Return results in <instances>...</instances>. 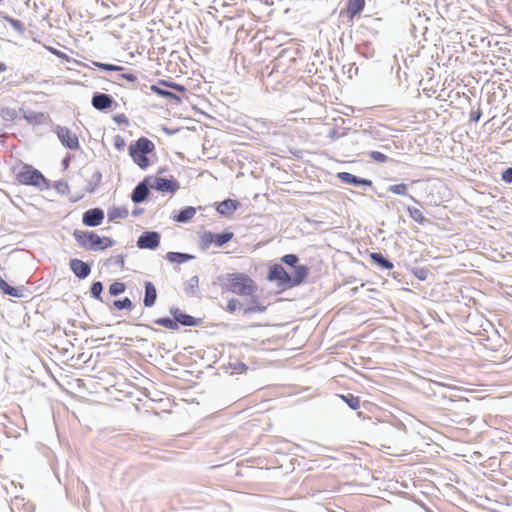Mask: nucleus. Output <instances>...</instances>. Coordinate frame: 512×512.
I'll list each match as a JSON object with an SVG mask.
<instances>
[{"label": "nucleus", "instance_id": "1", "mask_svg": "<svg viewBox=\"0 0 512 512\" xmlns=\"http://www.w3.org/2000/svg\"><path fill=\"white\" fill-rule=\"evenodd\" d=\"M224 288L234 294L241 296H250L252 306L245 309V313L263 312L265 306L258 303L254 294L257 291V286L254 281L245 274L242 273H231L227 274Z\"/></svg>", "mask_w": 512, "mask_h": 512}, {"label": "nucleus", "instance_id": "2", "mask_svg": "<svg viewBox=\"0 0 512 512\" xmlns=\"http://www.w3.org/2000/svg\"><path fill=\"white\" fill-rule=\"evenodd\" d=\"M74 238L78 244L86 250H104L114 245V241L108 237H100L94 232L75 230Z\"/></svg>", "mask_w": 512, "mask_h": 512}, {"label": "nucleus", "instance_id": "3", "mask_svg": "<svg viewBox=\"0 0 512 512\" xmlns=\"http://www.w3.org/2000/svg\"><path fill=\"white\" fill-rule=\"evenodd\" d=\"M154 147L152 141L142 137L135 144L130 145L129 154L141 169H146L150 164L147 154L151 153Z\"/></svg>", "mask_w": 512, "mask_h": 512}, {"label": "nucleus", "instance_id": "4", "mask_svg": "<svg viewBox=\"0 0 512 512\" xmlns=\"http://www.w3.org/2000/svg\"><path fill=\"white\" fill-rule=\"evenodd\" d=\"M18 180L25 185H33L40 187L42 183H46L44 176L36 169L27 168L18 174Z\"/></svg>", "mask_w": 512, "mask_h": 512}, {"label": "nucleus", "instance_id": "5", "mask_svg": "<svg viewBox=\"0 0 512 512\" xmlns=\"http://www.w3.org/2000/svg\"><path fill=\"white\" fill-rule=\"evenodd\" d=\"M56 134L63 146L71 150L79 149V140L76 134L72 133L68 128L57 126Z\"/></svg>", "mask_w": 512, "mask_h": 512}, {"label": "nucleus", "instance_id": "6", "mask_svg": "<svg viewBox=\"0 0 512 512\" xmlns=\"http://www.w3.org/2000/svg\"><path fill=\"white\" fill-rule=\"evenodd\" d=\"M160 244V234L155 231L143 232L137 240L140 249H156Z\"/></svg>", "mask_w": 512, "mask_h": 512}, {"label": "nucleus", "instance_id": "7", "mask_svg": "<svg viewBox=\"0 0 512 512\" xmlns=\"http://www.w3.org/2000/svg\"><path fill=\"white\" fill-rule=\"evenodd\" d=\"M268 279L270 281H278L280 286L290 287V274L279 264H275L271 267Z\"/></svg>", "mask_w": 512, "mask_h": 512}, {"label": "nucleus", "instance_id": "8", "mask_svg": "<svg viewBox=\"0 0 512 512\" xmlns=\"http://www.w3.org/2000/svg\"><path fill=\"white\" fill-rule=\"evenodd\" d=\"M150 188L161 192L174 193L179 188V184L166 178L156 177L150 183Z\"/></svg>", "mask_w": 512, "mask_h": 512}, {"label": "nucleus", "instance_id": "9", "mask_svg": "<svg viewBox=\"0 0 512 512\" xmlns=\"http://www.w3.org/2000/svg\"><path fill=\"white\" fill-rule=\"evenodd\" d=\"M104 219V212L100 208H93L87 210L83 214L82 222L89 227H95L102 223Z\"/></svg>", "mask_w": 512, "mask_h": 512}, {"label": "nucleus", "instance_id": "10", "mask_svg": "<svg viewBox=\"0 0 512 512\" xmlns=\"http://www.w3.org/2000/svg\"><path fill=\"white\" fill-rule=\"evenodd\" d=\"M91 103L95 109L102 111L111 108L114 99L109 94L96 93L93 95Z\"/></svg>", "mask_w": 512, "mask_h": 512}, {"label": "nucleus", "instance_id": "11", "mask_svg": "<svg viewBox=\"0 0 512 512\" xmlns=\"http://www.w3.org/2000/svg\"><path fill=\"white\" fill-rule=\"evenodd\" d=\"M70 268L73 273L80 279H85L91 272L90 266L86 262L79 259L70 260Z\"/></svg>", "mask_w": 512, "mask_h": 512}, {"label": "nucleus", "instance_id": "12", "mask_svg": "<svg viewBox=\"0 0 512 512\" xmlns=\"http://www.w3.org/2000/svg\"><path fill=\"white\" fill-rule=\"evenodd\" d=\"M170 313L175 319L176 323L183 326H196L198 324V319L181 312L178 308H171Z\"/></svg>", "mask_w": 512, "mask_h": 512}, {"label": "nucleus", "instance_id": "13", "mask_svg": "<svg viewBox=\"0 0 512 512\" xmlns=\"http://www.w3.org/2000/svg\"><path fill=\"white\" fill-rule=\"evenodd\" d=\"M309 274V269L305 265L294 267L292 275H290V287L301 284Z\"/></svg>", "mask_w": 512, "mask_h": 512}, {"label": "nucleus", "instance_id": "14", "mask_svg": "<svg viewBox=\"0 0 512 512\" xmlns=\"http://www.w3.org/2000/svg\"><path fill=\"white\" fill-rule=\"evenodd\" d=\"M338 178L346 183V184H349V185H354V186H358V185H367V186H371L372 185V182L368 179H364V178H360V177H357L351 173H348V172H340L338 173Z\"/></svg>", "mask_w": 512, "mask_h": 512}, {"label": "nucleus", "instance_id": "15", "mask_svg": "<svg viewBox=\"0 0 512 512\" xmlns=\"http://www.w3.org/2000/svg\"><path fill=\"white\" fill-rule=\"evenodd\" d=\"M149 194V188L146 181L140 182L133 190L131 199L134 203L143 202Z\"/></svg>", "mask_w": 512, "mask_h": 512}, {"label": "nucleus", "instance_id": "16", "mask_svg": "<svg viewBox=\"0 0 512 512\" xmlns=\"http://www.w3.org/2000/svg\"><path fill=\"white\" fill-rule=\"evenodd\" d=\"M157 299V291L153 283L145 282V295L143 304L145 307H152Z\"/></svg>", "mask_w": 512, "mask_h": 512}, {"label": "nucleus", "instance_id": "17", "mask_svg": "<svg viewBox=\"0 0 512 512\" xmlns=\"http://www.w3.org/2000/svg\"><path fill=\"white\" fill-rule=\"evenodd\" d=\"M239 206L236 200L227 199L219 203L217 212L221 215H229L234 212Z\"/></svg>", "mask_w": 512, "mask_h": 512}, {"label": "nucleus", "instance_id": "18", "mask_svg": "<svg viewBox=\"0 0 512 512\" xmlns=\"http://www.w3.org/2000/svg\"><path fill=\"white\" fill-rule=\"evenodd\" d=\"M365 5V0H348L347 4V13L350 18H354L357 14H359Z\"/></svg>", "mask_w": 512, "mask_h": 512}, {"label": "nucleus", "instance_id": "19", "mask_svg": "<svg viewBox=\"0 0 512 512\" xmlns=\"http://www.w3.org/2000/svg\"><path fill=\"white\" fill-rule=\"evenodd\" d=\"M166 258L171 263L182 264L186 261L194 259V256L191 254L180 253V252H168L166 254Z\"/></svg>", "mask_w": 512, "mask_h": 512}, {"label": "nucleus", "instance_id": "20", "mask_svg": "<svg viewBox=\"0 0 512 512\" xmlns=\"http://www.w3.org/2000/svg\"><path fill=\"white\" fill-rule=\"evenodd\" d=\"M24 118L32 125H40L46 121V115L42 112L30 111L25 113Z\"/></svg>", "mask_w": 512, "mask_h": 512}, {"label": "nucleus", "instance_id": "21", "mask_svg": "<svg viewBox=\"0 0 512 512\" xmlns=\"http://www.w3.org/2000/svg\"><path fill=\"white\" fill-rule=\"evenodd\" d=\"M196 214V209L192 206H188L182 209L178 215L174 218L177 222L186 223L190 221Z\"/></svg>", "mask_w": 512, "mask_h": 512}, {"label": "nucleus", "instance_id": "22", "mask_svg": "<svg viewBox=\"0 0 512 512\" xmlns=\"http://www.w3.org/2000/svg\"><path fill=\"white\" fill-rule=\"evenodd\" d=\"M0 290L9 296L12 297H22L23 296V289L21 288H15L7 284L4 280L0 283Z\"/></svg>", "mask_w": 512, "mask_h": 512}, {"label": "nucleus", "instance_id": "23", "mask_svg": "<svg viewBox=\"0 0 512 512\" xmlns=\"http://www.w3.org/2000/svg\"><path fill=\"white\" fill-rule=\"evenodd\" d=\"M370 257L376 264H378L379 266L386 270H390L393 268V263L386 259L381 253H371Z\"/></svg>", "mask_w": 512, "mask_h": 512}, {"label": "nucleus", "instance_id": "24", "mask_svg": "<svg viewBox=\"0 0 512 512\" xmlns=\"http://www.w3.org/2000/svg\"><path fill=\"white\" fill-rule=\"evenodd\" d=\"M128 216V210L126 208L114 207L108 213L110 221H115L119 218H126Z\"/></svg>", "mask_w": 512, "mask_h": 512}, {"label": "nucleus", "instance_id": "25", "mask_svg": "<svg viewBox=\"0 0 512 512\" xmlns=\"http://www.w3.org/2000/svg\"><path fill=\"white\" fill-rule=\"evenodd\" d=\"M232 237H233V233H231V232H224V233H220V234L214 233V244L217 247H221L224 244H226L227 242H229L232 239Z\"/></svg>", "mask_w": 512, "mask_h": 512}, {"label": "nucleus", "instance_id": "26", "mask_svg": "<svg viewBox=\"0 0 512 512\" xmlns=\"http://www.w3.org/2000/svg\"><path fill=\"white\" fill-rule=\"evenodd\" d=\"M155 324L163 326L170 330H177L179 328L178 324L176 323L175 319L170 318H158L155 321Z\"/></svg>", "mask_w": 512, "mask_h": 512}, {"label": "nucleus", "instance_id": "27", "mask_svg": "<svg viewBox=\"0 0 512 512\" xmlns=\"http://www.w3.org/2000/svg\"><path fill=\"white\" fill-rule=\"evenodd\" d=\"M408 212L410 217L419 224H424L426 222V218L423 216L422 212L418 208L408 207Z\"/></svg>", "mask_w": 512, "mask_h": 512}, {"label": "nucleus", "instance_id": "28", "mask_svg": "<svg viewBox=\"0 0 512 512\" xmlns=\"http://www.w3.org/2000/svg\"><path fill=\"white\" fill-rule=\"evenodd\" d=\"M151 90L153 92H155L156 94H158L159 96H162V97H167V98H172V99H176L177 101H180V98L177 97L175 94H173L172 92L168 91V90H165L163 88H161L159 85H152L151 86Z\"/></svg>", "mask_w": 512, "mask_h": 512}, {"label": "nucleus", "instance_id": "29", "mask_svg": "<svg viewBox=\"0 0 512 512\" xmlns=\"http://www.w3.org/2000/svg\"><path fill=\"white\" fill-rule=\"evenodd\" d=\"M341 398L353 410H356L360 407V400L358 397H355L353 395H347V396L342 395Z\"/></svg>", "mask_w": 512, "mask_h": 512}, {"label": "nucleus", "instance_id": "30", "mask_svg": "<svg viewBox=\"0 0 512 512\" xmlns=\"http://www.w3.org/2000/svg\"><path fill=\"white\" fill-rule=\"evenodd\" d=\"M388 191L392 192L394 194H397V195H403V196L408 195V193H407V185L404 184V183L396 184V185H391V186L388 187Z\"/></svg>", "mask_w": 512, "mask_h": 512}, {"label": "nucleus", "instance_id": "31", "mask_svg": "<svg viewBox=\"0 0 512 512\" xmlns=\"http://www.w3.org/2000/svg\"><path fill=\"white\" fill-rule=\"evenodd\" d=\"M103 291V285L101 282H94L91 286V295L95 297L97 300L102 301L101 293Z\"/></svg>", "mask_w": 512, "mask_h": 512}, {"label": "nucleus", "instance_id": "32", "mask_svg": "<svg viewBox=\"0 0 512 512\" xmlns=\"http://www.w3.org/2000/svg\"><path fill=\"white\" fill-rule=\"evenodd\" d=\"M125 291V284L122 282H114L109 287V292L111 295L116 296Z\"/></svg>", "mask_w": 512, "mask_h": 512}, {"label": "nucleus", "instance_id": "33", "mask_svg": "<svg viewBox=\"0 0 512 512\" xmlns=\"http://www.w3.org/2000/svg\"><path fill=\"white\" fill-rule=\"evenodd\" d=\"M214 243V233L205 232L201 237V245L203 249L209 247L210 244Z\"/></svg>", "mask_w": 512, "mask_h": 512}, {"label": "nucleus", "instance_id": "34", "mask_svg": "<svg viewBox=\"0 0 512 512\" xmlns=\"http://www.w3.org/2000/svg\"><path fill=\"white\" fill-rule=\"evenodd\" d=\"M298 260H299L298 257L294 254H287L281 258V261L284 264L291 266V267L297 266L296 264L298 263Z\"/></svg>", "mask_w": 512, "mask_h": 512}, {"label": "nucleus", "instance_id": "35", "mask_svg": "<svg viewBox=\"0 0 512 512\" xmlns=\"http://www.w3.org/2000/svg\"><path fill=\"white\" fill-rule=\"evenodd\" d=\"M114 306L119 309H131L133 304L129 298H124L123 300H116L114 302Z\"/></svg>", "mask_w": 512, "mask_h": 512}, {"label": "nucleus", "instance_id": "36", "mask_svg": "<svg viewBox=\"0 0 512 512\" xmlns=\"http://www.w3.org/2000/svg\"><path fill=\"white\" fill-rule=\"evenodd\" d=\"M369 156L371 159L379 163H386L388 161V157L379 151H371Z\"/></svg>", "mask_w": 512, "mask_h": 512}, {"label": "nucleus", "instance_id": "37", "mask_svg": "<svg viewBox=\"0 0 512 512\" xmlns=\"http://www.w3.org/2000/svg\"><path fill=\"white\" fill-rule=\"evenodd\" d=\"M94 65L99 67V68H101V69L109 70V71H122L124 69L121 66H116V65H112V64H105V63H100V62H94Z\"/></svg>", "mask_w": 512, "mask_h": 512}, {"label": "nucleus", "instance_id": "38", "mask_svg": "<svg viewBox=\"0 0 512 512\" xmlns=\"http://www.w3.org/2000/svg\"><path fill=\"white\" fill-rule=\"evenodd\" d=\"M7 21L10 23V25L17 30L18 32L22 33L24 28L22 23L19 20L13 19V18H7Z\"/></svg>", "mask_w": 512, "mask_h": 512}, {"label": "nucleus", "instance_id": "39", "mask_svg": "<svg viewBox=\"0 0 512 512\" xmlns=\"http://www.w3.org/2000/svg\"><path fill=\"white\" fill-rule=\"evenodd\" d=\"M55 189L62 193V194H65L66 192H68L69 190V186L67 184V182L65 181H58L56 184H55Z\"/></svg>", "mask_w": 512, "mask_h": 512}, {"label": "nucleus", "instance_id": "40", "mask_svg": "<svg viewBox=\"0 0 512 512\" xmlns=\"http://www.w3.org/2000/svg\"><path fill=\"white\" fill-rule=\"evenodd\" d=\"M159 84H160V85L167 86V87H170V88H172V89H174V90H177V91H181V92H184V91H185V88H184L182 85H179V84H177V83H173V82L168 83V82H166V81H161Z\"/></svg>", "mask_w": 512, "mask_h": 512}, {"label": "nucleus", "instance_id": "41", "mask_svg": "<svg viewBox=\"0 0 512 512\" xmlns=\"http://www.w3.org/2000/svg\"><path fill=\"white\" fill-rule=\"evenodd\" d=\"M502 180L506 183H512V167H509L507 168L503 173H502Z\"/></svg>", "mask_w": 512, "mask_h": 512}, {"label": "nucleus", "instance_id": "42", "mask_svg": "<svg viewBox=\"0 0 512 512\" xmlns=\"http://www.w3.org/2000/svg\"><path fill=\"white\" fill-rule=\"evenodd\" d=\"M239 307V301L237 299H230L227 303V310L229 312H234L238 309Z\"/></svg>", "mask_w": 512, "mask_h": 512}, {"label": "nucleus", "instance_id": "43", "mask_svg": "<svg viewBox=\"0 0 512 512\" xmlns=\"http://www.w3.org/2000/svg\"><path fill=\"white\" fill-rule=\"evenodd\" d=\"M102 180V174L100 171H95L91 177L90 184L97 186Z\"/></svg>", "mask_w": 512, "mask_h": 512}, {"label": "nucleus", "instance_id": "44", "mask_svg": "<svg viewBox=\"0 0 512 512\" xmlns=\"http://www.w3.org/2000/svg\"><path fill=\"white\" fill-rule=\"evenodd\" d=\"M120 79H126L130 82H135L137 80V77L132 73H122L119 75Z\"/></svg>", "mask_w": 512, "mask_h": 512}, {"label": "nucleus", "instance_id": "45", "mask_svg": "<svg viewBox=\"0 0 512 512\" xmlns=\"http://www.w3.org/2000/svg\"><path fill=\"white\" fill-rule=\"evenodd\" d=\"M198 282H199V279L197 276H193L190 280H189V285L191 288H194V287H197L198 286Z\"/></svg>", "mask_w": 512, "mask_h": 512}, {"label": "nucleus", "instance_id": "46", "mask_svg": "<svg viewBox=\"0 0 512 512\" xmlns=\"http://www.w3.org/2000/svg\"><path fill=\"white\" fill-rule=\"evenodd\" d=\"M6 70V65L0 62V72H4Z\"/></svg>", "mask_w": 512, "mask_h": 512}, {"label": "nucleus", "instance_id": "47", "mask_svg": "<svg viewBox=\"0 0 512 512\" xmlns=\"http://www.w3.org/2000/svg\"><path fill=\"white\" fill-rule=\"evenodd\" d=\"M409 198H410L412 201H414V202L418 203V201H417L413 196L409 195Z\"/></svg>", "mask_w": 512, "mask_h": 512}]
</instances>
